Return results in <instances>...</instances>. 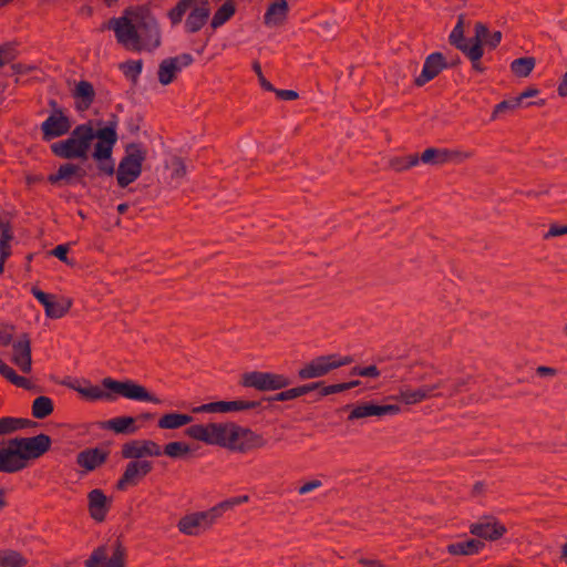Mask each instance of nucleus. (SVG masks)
<instances>
[{
  "label": "nucleus",
  "instance_id": "864d4df0",
  "mask_svg": "<svg viewBox=\"0 0 567 567\" xmlns=\"http://www.w3.org/2000/svg\"><path fill=\"white\" fill-rule=\"evenodd\" d=\"M17 337H14L13 327L0 328V348L12 346Z\"/></svg>",
  "mask_w": 567,
  "mask_h": 567
},
{
  "label": "nucleus",
  "instance_id": "bf43d9fd",
  "mask_svg": "<svg viewBox=\"0 0 567 567\" xmlns=\"http://www.w3.org/2000/svg\"><path fill=\"white\" fill-rule=\"evenodd\" d=\"M279 99L286 100V101H293L299 97L298 92L293 90H277L272 91Z\"/></svg>",
  "mask_w": 567,
  "mask_h": 567
},
{
  "label": "nucleus",
  "instance_id": "69168bd1",
  "mask_svg": "<svg viewBox=\"0 0 567 567\" xmlns=\"http://www.w3.org/2000/svg\"><path fill=\"white\" fill-rule=\"evenodd\" d=\"M0 233H1V240H0V243L10 244L12 238H13V235H12V231H11L10 227L8 225L2 226L0 228Z\"/></svg>",
  "mask_w": 567,
  "mask_h": 567
},
{
  "label": "nucleus",
  "instance_id": "9b49d317",
  "mask_svg": "<svg viewBox=\"0 0 567 567\" xmlns=\"http://www.w3.org/2000/svg\"><path fill=\"white\" fill-rule=\"evenodd\" d=\"M194 59L189 53L163 59L157 68V81L162 86H168L175 82L184 68L189 66Z\"/></svg>",
  "mask_w": 567,
  "mask_h": 567
},
{
  "label": "nucleus",
  "instance_id": "79ce46f5",
  "mask_svg": "<svg viewBox=\"0 0 567 567\" xmlns=\"http://www.w3.org/2000/svg\"><path fill=\"white\" fill-rule=\"evenodd\" d=\"M29 421L19 417H0V436L10 435L19 430L27 427Z\"/></svg>",
  "mask_w": 567,
  "mask_h": 567
},
{
  "label": "nucleus",
  "instance_id": "4be33fe9",
  "mask_svg": "<svg viewBox=\"0 0 567 567\" xmlns=\"http://www.w3.org/2000/svg\"><path fill=\"white\" fill-rule=\"evenodd\" d=\"M401 412V408L398 404L378 405L373 402H365L354 406L348 419L358 420L369 416H384V415H396Z\"/></svg>",
  "mask_w": 567,
  "mask_h": 567
},
{
  "label": "nucleus",
  "instance_id": "c9c22d12",
  "mask_svg": "<svg viewBox=\"0 0 567 567\" xmlns=\"http://www.w3.org/2000/svg\"><path fill=\"white\" fill-rule=\"evenodd\" d=\"M321 385L320 382H315V383H309V384H303V385H300V386H296V388H291V389H288V390H285V391H281L279 393L276 394V396L274 398L276 401H289V400H295L299 396H302L309 392H312L315 391L316 389H318L319 386Z\"/></svg>",
  "mask_w": 567,
  "mask_h": 567
},
{
  "label": "nucleus",
  "instance_id": "49530a36",
  "mask_svg": "<svg viewBox=\"0 0 567 567\" xmlns=\"http://www.w3.org/2000/svg\"><path fill=\"white\" fill-rule=\"evenodd\" d=\"M474 153L466 148H446V164H463L472 159Z\"/></svg>",
  "mask_w": 567,
  "mask_h": 567
},
{
  "label": "nucleus",
  "instance_id": "f3484780",
  "mask_svg": "<svg viewBox=\"0 0 567 567\" xmlns=\"http://www.w3.org/2000/svg\"><path fill=\"white\" fill-rule=\"evenodd\" d=\"M71 127L72 122L70 117L61 109H54L50 116L41 124L44 140L65 135Z\"/></svg>",
  "mask_w": 567,
  "mask_h": 567
},
{
  "label": "nucleus",
  "instance_id": "338daca9",
  "mask_svg": "<svg viewBox=\"0 0 567 567\" xmlns=\"http://www.w3.org/2000/svg\"><path fill=\"white\" fill-rule=\"evenodd\" d=\"M537 374L540 377H553L556 374V370L550 367H538L536 370Z\"/></svg>",
  "mask_w": 567,
  "mask_h": 567
},
{
  "label": "nucleus",
  "instance_id": "a878e982",
  "mask_svg": "<svg viewBox=\"0 0 567 567\" xmlns=\"http://www.w3.org/2000/svg\"><path fill=\"white\" fill-rule=\"evenodd\" d=\"M165 178L169 185H179L188 175V166L184 158L178 156L169 157L165 164Z\"/></svg>",
  "mask_w": 567,
  "mask_h": 567
},
{
  "label": "nucleus",
  "instance_id": "aec40b11",
  "mask_svg": "<svg viewBox=\"0 0 567 567\" xmlns=\"http://www.w3.org/2000/svg\"><path fill=\"white\" fill-rule=\"evenodd\" d=\"M11 361L23 373H30L32 370L31 340L28 334L18 336L12 344Z\"/></svg>",
  "mask_w": 567,
  "mask_h": 567
},
{
  "label": "nucleus",
  "instance_id": "423d86ee",
  "mask_svg": "<svg viewBox=\"0 0 567 567\" xmlns=\"http://www.w3.org/2000/svg\"><path fill=\"white\" fill-rule=\"evenodd\" d=\"M248 495L226 499L207 511L190 512L184 514L176 524L177 530L187 537H196L208 530L219 517L220 512L228 511L234 506L247 503Z\"/></svg>",
  "mask_w": 567,
  "mask_h": 567
},
{
  "label": "nucleus",
  "instance_id": "de8ad7c7",
  "mask_svg": "<svg viewBox=\"0 0 567 567\" xmlns=\"http://www.w3.org/2000/svg\"><path fill=\"white\" fill-rule=\"evenodd\" d=\"M483 52L482 45H471V49L464 52V54L471 60L473 70L478 73H484L486 71V68L481 62Z\"/></svg>",
  "mask_w": 567,
  "mask_h": 567
},
{
  "label": "nucleus",
  "instance_id": "6e6552de",
  "mask_svg": "<svg viewBox=\"0 0 567 567\" xmlns=\"http://www.w3.org/2000/svg\"><path fill=\"white\" fill-rule=\"evenodd\" d=\"M146 157L147 150L142 144L131 143L126 145L125 153L117 167L114 166V174H116V182L120 187H127L141 176Z\"/></svg>",
  "mask_w": 567,
  "mask_h": 567
},
{
  "label": "nucleus",
  "instance_id": "f03ea898",
  "mask_svg": "<svg viewBox=\"0 0 567 567\" xmlns=\"http://www.w3.org/2000/svg\"><path fill=\"white\" fill-rule=\"evenodd\" d=\"M106 27L115 34L116 42L134 52H151L161 45L159 27L143 7L126 9L121 17L112 18Z\"/></svg>",
  "mask_w": 567,
  "mask_h": 567
},
{
  "label": "nucleus",
  "instance_id": "052dcab7",
  "mask_svg": "<svg viewBox=\"0 0 567 567\" xmlns=\"http://www.w3.org/2000/svg\"><path fill=\"white\" fill-rule=\"evenodd\" d=\"M320 486H321V481L312 480V481H309V482L302 484L299 487L298 492H299V494L305 495L316 488H319Z\"/></svg>",
  "mask_w": 567,
  "mask_h": 567
},
{
  "label": "nucleus",
  "instance_id": "9d476101",
  "mask_svg": "<svg viewBox=\"0 0 567 567\" xmlns=\"http://www.w3.org/2000/svg\"><path fill=\"white\" fill-rule=\"evenodd\" d=\"M125 547L117 540L111 547V555L104 546L94 549L85 560V567H125Z\"/></svg>",
  "mask_w": 567,
  "mask_h": 567
},
{
  "label": "nucleus",
  "instance_id": "7c9ffc66",
  "mask_svg": "<svg viewBox=\"0 0 567 567\" xmlns=\"http://www.w3.org/2000/svg\"><path fill=\"white\" fill-rule=\"evenodd\" d=\"M465 18L463 14L458 16L457 22L449 35L450 43L458 49L461 52H466L471 45L465 41Z\"/></svg>",
  "mask_w": 567,
  "mask_h": 567
},
{
  "label": "nucleus",
  "instance_id": "c756f323",
  "mask_svg": "<svg viewBox=\"0 0 567 567\" xmlns=\"http://www.w3.org/2000/svg\"><path fill=\"white\" fill-rule=\"evenodd\" d=\"M72 305L73 301L71 298L54 295L50 308L48 309L47 317L50 319H61L69 313Z\"/></svg>",
  "mask_w": 567,
  "mask_h": 567
},
{
  "label": "nucleus",
  "instance_id": "680f3d73",
  "mask_svg": "<svg viewBox=\"0 0 567 567\" xmlns=\"http://www.w3.org/2000/svg\"><path fill=\"white\" fill-rule=\"evenodd\" d=\"M557 94L559 97H567V71L560 76L557 84Z\"/></svg>",
  "mask_w": 567,
  "mask_h": 567
},
{
  "label": "nucleus",
  "instance_id": "c85d7f7f",
  "mask_svg": "<svg viewBox=\"0 0 567 567\" xmlns=\"http://www.w3.org/2000/svg\"><path fill=\"white\" fill-rule=\"evenodd\" d=\"M193 422V417L183 413H167L159 417L158 427L162 430H176Z\"/></svg>",
  "mask_w": 567,
  "mask_h": 567
},
{
  "label": "nucleus",
  "instance_id": "a211bd4d",
  "mask_svg": "<svg viewBox=\"0 0 567 567\" xmlns=\"http://www.w3.org/2000/svg\"><path fill=\"white\" fill-rule=\"evenodd\" d=\"M447 68L449 63L441 52L431 53L425 58L421 73L414 79V84L421 87Z\"/></svg>",
  "mask_w": 567,
  "mask_h": 567
},
{
  "label": "nucleus",
  "instance_id": "e433bc0d",
  "mask_svg": "<svg viewBox=\"0 0 567 567\" xmlns=\"http://www.w3.org/2000/svg\"><path fill=\"white\" fill-rule=\"evenodd\" d=\"M290 379L285 374L265 372L262 392L286 389L287 386L290 385Z\"/></svg>",
  "mask_w": 567,
  "mask_h": 567
},
{
  "label": "nucleus",
  "instance_id": "6e6d98bb",
  "mask_svg": "<svg viewBox=\"0 0 567 567\" xmlns=\"http://www.w3.org/2000/svg\"><path fill=\"white\" fill-rule=\"evenodd\" d=\"M564 235H567V225L550 224L547 233L544 234V239L548 240Z\"/></svg>",
  "mask_w": 567,
  "mask_h": 567
},
{
  "label": "nucleus",
  "instance_id": "4d7b16f0",
  "mask_svg": "<svg viewBox=\"0 0 567 567\" xmlns=\"http://www.w3.org/2000/svg\"><path fill=\"white\" fill-rule=\"evenodd\" d=\"M68 252H69V246L68 245H58L52 251L51 254L56 257L58 259H60L62 262L69 265V266H72L73 262L69 259L68 257Z\"/></svg>",
  "mask_w": 567,
  "mask_h": 567
},
{
  "label": "nucleus",
  "instance_id": "f257e3e1",
  "mask_svg": "<svg viewBox=\"0 0 567 567\" xmlns=\"http://www.w3.org/2000/svg\"><path fill=\"white\" fill-rule=\"evenodd\" d=\"M116 123L111 122L106 126L95 130L91 122L78 125L68 138L51 145L54 155L65 159L89 158L91 156L99 172L103 175L114 174L113 150L117 143Z\"/></svg>",
  "mask_w": 567,
  "mask_h": 567
},
{
  "label": "nucleus",
  "instance_id": "603ef678",
  "mask_svg": "<svg viewBox=\"0 0 567 567\" xmlns=\"http://www.w3.org/2000/svg\"><path fill=\"white\" fill-rule=\"evenodd\" d=\"M474 32H475V35L471 40V42H472L471 45H482L483 47V42L488 35L487 27L482 22H477L474 27Z\"/></svg>",
  "mask_w": 567,
  "mask_h": 567
},
{
  "label": "nucleus",
  "instance_id": "f704fd0d",
  "mask_svg": "<svg viewBox=\"0 0 567 567\" xmlns=\"http://www.w3.org/2000/svg\"><path fill=\"white\" fill-rule=\"evenodd\" d=\"M389 168L396 173H402L419 165V155L409 154L404 156H393L388 162Z\"/></svg>",
  "mask_w": 567,
  "mask_h": 567
},
{
  "label": "nucleus",
  "instance_id": "393cba45",
  "mask_svg": "<svg viewBox=\"0 0 567 567\" xmlns=\"http://www.w3.org/2000/svg\"><path fill=\"white\" fill-rule=\"evenodd\" d=\"M289 6L287 0L272 1L264 16V23L269 28H278L286 23Z\"/></svg>",
  "mask_w": 567,
  "mask_h": 567
},
{
  "label": "nucleus",
  "instance_id": "8fccbe9b",
  "mask_svg": "<svg viewBox=\"0 0 567 567\" xmlns=\"http://www.w3.org/2000/svg\"><path fill=\"white\" fill-rule=\"evenodd\" d=\"M359 381H351V382H346V383H339V384H331V385H327V386H323L320 391V394L322 396H327V395H330V394H333V393H338V392H342V391H346V390H350L357 385H359Z\"/></svg>",
  "mask_w": 567,
  "mask_h": 567
},
{
  "label": "nucleus",
  "instance_id": "09e8293b",
  "mask_svg": "<svg viewBox=\"0 0 567 567\" xmlns=\"http://www.w3.org/2000/svg\"><path fill=\"white\" fill-rule=\"evenodd\" d=\"M519 106L517 99L515 97L512 101L505 100L496 104L492 111V120H497L502 114L514 111Z\"/></svg>",
  "mask_w": 567,
  "mask_h": 567
},
{
  "label": "nucleus",
  "instance_id": "1a4fd4ad",
  "mask_svg": "<svg viewBox=\"0 0 567 567\" xmlns=\"http://www.w3.org/2000/svg\"><path fill=\"white\" fill-rule=\"evenodd\" d=\"M352 362L351 357H340L332 353L317 357L305 363L298 370V378L301 380L317 379L327 375L332 370L348 365Z\"/></svg>",
  "mask_w": 567,
  "mask_h": 567
},
{
  "label": "nucleus",
  "instance_id": "cd10ccee",
  "mask_svg": "<svg viewBox=\"0 0 567 567\" xmlns=\"http://www.w3.org/2000/svg\"><path fill=\"white\" fill-rule=\"evenodd\" d=\"M185 434L193 440L214 446L215 422L192 424Z\"/></svg>",
  "mask_w": 567,
  "mask_h": 567
},
{
  "label": "nucleus",
  "instance_id": "2eb2a0df",
  "mask_svg": "<svg viewBox=\"0 0 567 567\" xmlns=\"http://www.w3.org/2000/svg\"><path fill=\"white\" fill-rule=\"evenodd\" d=\"M121 455L128 461L158 457L162 455V447L153 440H132L122 445Z\"/></svg>",
  "mask_w": 567,
  "mask_h": 567
},
{
  "label": "nucleus",
  "instance_id": "20e7f679",
  "mask_svg": "<svg viewBox=\"0 0 567 567\" xmlns=\"http://www.w3.org/2000/svg\"><path fill=\"white\" fill-rule=\"evenodd\" d=\"M68 386L76 391L82 398L89 401L115 400L116 396L132 401L152 402L159 404L161 400L152 394L144 385L133 380H114L104 378L102 386L93 385L87 381L68 383Z\"/></svg>",
  "mask_w": 567,
  "mask_h": 567
},
{
  "label": "nucleus",
  "instance_id": "774afa93",
  "mask_svg": "<svg viewBox=\"0 0 567 567\" xmlns=\"http://www.w3.org/2000/svg\"><path fill=\"white\" fill-rule=\"evenodd\" d=\"M364 567H385L380 560L361 558L359 560Z\"/></svg>",
  "mask_w": 567,
  "mask_h": 567
},
{
  "label": "nucleus",
  "instance_id": "ea45409f",
  "mask_svg": "<svg viewBox=\"0 0 567 567\" xmlns=\"http://www.w3.org/2000/svg\"><path fill=\"white\" fill-rule=\"evenodd\" d=\"M31 412L38 420L45 419L53 412V401L49 396H38L32 403Z\"/></svg>",
  "mask_w": 567,
  "mask_h": 567
},
{
  "label": "nucleus",
  "instance_id": "0eeeda50",
  "mask_svg": "<svg viewBox=\"0 0 567 567\" xmlns=\"http://www.w3.org/2000/svg\"><path fill=\"white\" fill-rule=\"evenodd\" d=\"M210 11L208 0H179L167 12V17L173 25L181 23L186 17L184 24L186 32L196 33L208 22Z\"/></svg>",
  "mask_w": 567,
  "mask_h": 567
},
{
  "label": "nucleus",
  "instance_id": "13d9d810",
  "mask_svg": "<svg viewBox=\"0 0 567 567\" xmlns=\"http://www.w3.org/2000/svg\"><path fill=\"white\" fill-rule=\"evenodd\" d=\"M352 373L360 377H370L378 378L380 375V371L377 365H368L365 368H354Z\"/></svg>",
  "mask_w": 567,
  "mask_h": 567
},
{
  "label": "nucleus",
  "instance_id": "c03bdc74",
  "mask_svg": "<svg viewBox=\"0 0 567 567\" xmlns=\"http://www.w3.org/2000/svg\"><path fill=\"white\" fill-rule=\"evenodd\" d=\"M118 69L124 74V76L131 80L134 84L137 83L138 78L143 70V61L142 60H128L122 62L118 65Z\"/></svg>",
  "mask_w": 567,
  "mask_h": 567
},
{
  "label": "nucleus",
  "instance_id": "58836bf2",
  "mask_svg": "<svg viewBox=\"0 0 567 567\" xmlns=\"http://www.w3.org/2000/svg\"><path fill=\"white\" fill-rule=\"evenodd\" d=\"M27 558L13 549H0V567H24Z\"/></svg>",
  "mask_w": 567,
  "mask_h": 567
},
{
  "label": "nucleus",
  "instance_id": "4468645a",
  "mask_svg": "<svg viewBox=\"0 0 567 567\" xmlns=\"http://www.w3.org/2000/svg\"><path fill=\"white\" fill-rule=\"evenodd\" d=\"M443 385L441 380L426 383L417 388L403 386L399 390L395 399L405 405H416L423 401L441 396L440 390Z\"/></svg>",
  "mask_w": 567,
  "mask_h": 567
},
{
  "label": "nucleus",
  "instance_id": "3c124183",
  "mask_svg": "<svg viewBox=\"0 0 567 567\" xmlns=\"http://www.w3.org/2000/svg\"><path fill=\"white\" fill-rule=\"evenodd\" d=\"M31 292L34 298L43 306L44 313L47 315L54 295L47 293L38 287H32Z\"/></svg>",
  "mask_w": 567,
  "mask_h": 567
},
{
  "label": "nucleus",
  "instance_id": "5701e85b",
  "mask_svg": "<svg viewBox=\"0 0 567 567\" xmlns=\"http://www.w3.org/2000/svg\"><path fill=\"white\" fill-rule=\"evenodd\" d=\"M107 455V452L103 449H86L76 455V464L84 472H92L106 462Z\"/></svg>",
  "mask_w": 567,
  "mask_h": 567
},
{
  "label": "nucleus",
  "instance_id": "0e129e2a",
  "mask_svg": "<svg viewBox=\"0 0 567 567\" xmlns=\"http://www.w3.org/2000/svg\"><path fill=\"white\" fill-rule=\"evenodd\" d=\"M539 94V90L535 86H529L524 90L518 96H516L517 102L520 104L524 99L534 97Z\"/></svg>",
  "mask_w": 567,
  "mask_h": 567
},
{
  "label": "nucleus",
  "instance_id": "412c9836",
  "mask_svg": "<svg viewBox=\"0 0 567 567\" xmlns=\"http://www.w3.org/2000/svg\"><path fill=\"white\" fill-rule=\"evenodd\" d=\"M85 177V171L78 164L64 163L59 166L55 173L48 176V182L52 185L69 186L82 183Z\"/></svg>",
  "mask_w": 567,
  "mask_h": 567
},
{
  "label": "nucleus",
  "instance_id": "39448f33",
  "mask_svg": "<svg viewBox=\"0 0 567 567\" xmlns=\"http://www.w3.org/2000/svg\"><path fill=\"white\" fill-rule=\"evenodd\" d=\"M267 445V440L249 427L235 422H215L214 446L237 453L260 450Z\"/></svg>",
  "mask_w": 567,
  "mask_h": 567
},
{
  "label": "nucleus",
  "instance_id": "e2e57ef3",
  "mask_svg": "<svg viewBox=\"0 0 567 567\" xmlns=\"http://www.w3.org/2000/svg\"><path fill=\"white\" fill-rule=\"evenodd\" d=\"M502 40V32L495 31L492 34H488L487 38L484 40V42L489 45L491 48H496Z\"/></svg>",
  "mask_w": 567,
  "mask_h": 567
},
{
  "label": "nucleus",
  "instance_id": "7ed1b4c3",
  "mask_svg": "<svg viewBox=\"0 0 567 567\" xmlns=\"http://www.w3.org/2000/svg\"><path fill=\"white\" fill-rule=\"evenodd\" d=\"M52 445L48 434L18 436L0 445V473H18L47 454Z\"/></svg>",
  "mask_w": 567,
  "mask_h": 567
},
{
  "label": "nucleus",
  "instance_id": "bb28decb",
  "mask_svg": "<svg viewBox=\"0 0 567 567\" xmlns=\"http://www.w3.org/2000/svg\"><path fill=\"white\" fill-rule=\"evenodd\" d=\"M484 548V543L476 538H470L463 542L451 543L446 547V551L451 556H474Z\"/></svg>",
  "mask_w": 567,
  "mask_h": 567
},
{
  "label": "nucleus",
  "instance_id": "b1692460",
  "mask_svg": "<svg viewBox=\"0 0 567 567\" xmlns=\"http://www.w3.org/2000/svg\"><path fill=\"white\" fill-rule=\"evenodd\" d=\"M72 96L75 101V109L78 111H86L93 104L96 93L91 82L81 80L75 83Z\"/></svg>",
  "mask_w": 567,
  "mask_h": 567
},
{
  "label": "nucleus",
  "instance_id": "473e14b6",
  "mask_svg": "<svg viewBox=\"0 0 567 567\" xmlns=\"http://www.w3.org/2000/svg\"><path fill=\"white\" fill-rule=\"evenodd\" d=\"M0 374L6 378L8 381H10L16 386L25 389V390H32L34 389V384L31 380L27 379L25 377L17 374V372L9 367L4 361L0 359Z\"/></svg>",
  "mask_w": 567,
  "mask_h": 567
},
{
  "label": "nucleus",
  "instance_id": "ddd939ff",
  "mask_svg": "<svg viewBox=\"0 0 567 567\" xmlns=\"http://www.w3.org/2000/svg\"><path fill=\"white\" fill-rule=\"evenodd\" d=\"M153 471V462L148 460L128 461L116 482V489L124 492L137 486Z\"/></svg>",
  "mask_w": 567,
  "mask_h": 567
},
{
  "label": "nucleus",
  "instance_id": "5fc2aeb1",
  "mask_svg": "<svg viewBox=\"0 0 567 567\" xmlns=\"http://www.w3.org/2000/svg\"><path fill=\"white\" fill-rule=\"evenodd\" d=\"M252 70L256 73L259 84L264 90H266L268 92L275 91V87L272 86V84L265 78L259 62L252 63Z\"/></svg>",
  "mask_w": 567,
  "mask_h": 567
},
{
  "label": "nucleus",
  "instance_id": "f8f14e48",
  "mask_svg": "<svg viewBox=\"0 0 567 567\" xmlns=\"http://www.w3.org/2000/svg\"><path fill=\"white\" fill-rule=\"evenodd\" d=\"M472 535L488 542L502 539L508 532L506 525L494 515H484L468 527Z\"/></svg>",
  "mask_w": 567,
  "mask_h": 567
},
{
  "label": "nucleus",
  "instance_id": "6ab92c4d",
  "mask_svg": "<svg viewBox=\"0 0 567 567\" xmlns=\"http://www.w3.org/2000/svg\"><path fill=\"white\" fill-rule=\"evenodd\" d=\"M259 406V402L257 401H245V400H235V401H217L212 403H206L193 409L194 413H229L237 411H246L252 410Z\"/></svg>",
  "mask_w": 567,
  "mask_h": 567
},
{
  "label": "nucleus",
  "instance_id": "72a5a7b5",
  "mask_svg": "<svg viewBox=\"0 0 567 567\" xmlns=\"http://www.w3.org/2000/svg\"><path fill=\"white\" fill-rule=\"evenodd\" d=\"M423 163L431 166H441L446 164V148L427 147L419 155V164Z\"/></svg>",
  "mask_w": 567,
  "mask_h": 567
},
{
  "label": "nucleus",
  "instance_id": "2f4dec72",
  "mask_svg": "<svg viewBox=\"0 0 567 567\" xmlns=\"http://www.w3.org/2000/svg\"><path fill=\"white\" fill-rule=\"evenodd\" d=\"M536 66V59L534 56H523L515 59L511 62V72L520 79H525L530 75Z\"/></svg>",
  "mask_w": 567,
  "mask_h": 567
},
{
  "label": "nucleus",
  "instance_id": "a18cd8bd",
  "mask_svg": "<svg viewBox=\"0 0 567 567\" xmlns=\"http://www.w3.org/2000/svg\"><path fill=\"white\" fill-rule=\"evenodd\" d=\"M265 372L250 371L241 375L240 384L244 388H252L262 392Z\"/></svg>",
  "mask_w": 567,
  "mask_h": 567
},
{
  "label": "nucleus",
  "instance_id": "a19ab883",
  "mask_svg": "<svg viewBox=\"0 0 567 567\" xmlns=\"http://www.w3.org/2000/svg\"><path fill=\"white\" fill-rule=\"evenodd\" d=\"M163 453L169 458H185L190 455L192 450L189 444L182 441H174L165 444L162 450V454Z\"/></svg>",
  "mask_w": 567,
  "mask_h": 567
},
{
  "label": "nucleus",
  "instance_id": "dca6fc26",
  "mask_svg": "<svg viewBox=\"0 0 567 567\" xmlns=\"http://www.w3.org/2000/svg\"><path fill=\"white\" fill-rule=\"evenodd\" d=\"M113 497L101 488H93L86 495L89 516L97 524L104 523L112 507Z\"/></svg>",
  "mask_w": 567,
  "mask_h": 567
},
{
  "label": "nucleus",
  "instance_id": "37998d69",
  "mask_svg": "<svg viewBox=\"0 0 567 567\" xmlns=\"http://www.w3.org/2000/svg\"><path fill=\"white\" fill-rule=\"evenodd\" d=\"M235 6L233 2H225L220 8L216 10L214 13L210 25L213 29H217L221 27L225 22H227L235 14Z\"/></svg>",
  "mask_w": 567,
  "mask_h": 567
},
{
  "label": "nucleus",
  "instance_id": "4c0bfd02",
  "mask_svg": "<svg viewBox=\"0 0 567 567\" xmlns=\"http://www.w3.org/2000/svg\"><path fill=\"white\" fill-rule=\"evenodd\" d=\"M105 427L114 431L115 433H135L138 427L135 426V419L133 416H120L106 422Z\"/></svg>",
  "mask_w": 567,
  "mask_h": 567
}]
</instances>
